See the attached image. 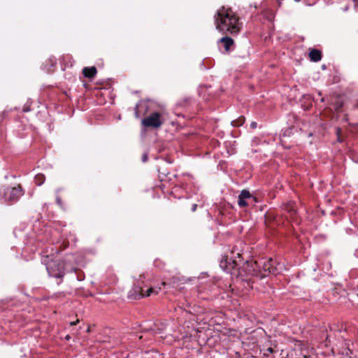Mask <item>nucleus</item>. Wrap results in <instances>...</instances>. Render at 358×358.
I'll use <instances>...</instances> for the list:
<instances>
[{"mask_svg": "<svg viewBox=\"0 0 358 358\" xmlns=\"http://www.w3.org/2000/svg\"><path fill=\"white\" fill-rule=\"evenodd\" d=\"M214 21L216 29L224 34H237L243 27L237 14L231 8L224 6L217 10L214 15Z\"/></svg>", "mask_w": 358, "mask_h": 358, "instance_id": "1", "label": "nucleus"}, {"mask_svg": "<svg viewBox=\"0 0 358 358\" xmlns=\"http://www.w3.org/2000/svg\"><path fill=\"white\" fill-rule=\"evenodd\" d=\"M49 256L42 259V262L46 265L47 271L50 277L62 278L65 274V266L63 262L51 260L48 262Z\"/></svg>", "mask_w": 358, "mask_h": 358, "instance_id": "2", "label": "nucleus"}, {"mask_svg": "<svg viewBox=\"0 0 358 358\" xmlns=\"http://www.w3.org/2000/svg\"><path fill=\"white\" fill-rule=\"evenodd\" d=\"M161 289V287H149L144 292L143 288L137 285L135 286L129 293V298L131 299H139L144 296H150L152 294H157Z\"/></svg>", "mask_w": 358, "mask_h": 358, "instance_id": "3", "label": "nucleus"}, {"mask_svg": "<svg viewBox=\"0 0 358 358\" xmlns=\"http://www.w3.org/2000/svg\"><path fill=\"white\" fill-rule=\"evenodd\" d=\"M220 266L222 270L231 273L232 275L237 277L241 274L238 262L232 258H229L228 256L222 257Z\"/></svg>", "mask_w": 358, "mask_h": 358, "instance_id": "4", "label": "nucleus"}, {"mask_svg": "<svg viewBox=\"0 0 358 358\" xmlns=\"http://www.w3.org/2000/svg\"><path fill=\"white\" fill-rule=\"evenodd\" d=\"M163 119L159 113L155 112L142 120L141 124L145 127L158 129L163 124Z\"/></svg>", "mask_w": 358, "mask_h": 358, "instance_id": "5", "label": "nucleus"}, {"mask_svg": "<svg viewBox=\"0 0 358 358\" xmlns=\"http://www.w3.org/2000/svg\"><path fill=\"white\" fill-rule=\"evenodd\" d=\"M23 195V190L20 185L13 187H7L4 190V199L8 201H16Z\"/></svg>", "mask_w": 358, "mask_h": 358, "instance_id": "6", "label": "nucleus"}, {"mask_svg": "<svg viewBox=\"0 0 358 358\" xmlns=\"http://www.w3.org/2000/svg\"><path fill=\"white\" fill-rule=\"evenodd\" d=\"M252 199V195L250 192L246 189H243L241 191V194L238 196V204L241 207H244L248 206V203L246 199Z\"/></svg>", "mask_w": 358, "mask_h": 358, "instance_id": "7", "label": "nucleus"}, {"mask_svg": "<svg viewBox=\"0 0 358 358\" xmlns=\"http://www.w3.org/2000/svg\"><path fill=\"white\" fill-rule=\"evenodd\" d=\"M219 43H221L224 45L226 51H229L231 47L233 46L234 43V40L229 36H224L221 38L219 40Z\"/></svg>", "mask_w": 358, "mask_h": 358, "instance_id": "8", "label": "nucleus"}, {"mask_svg": "<svg viewBox=\"0 0 358 358\" xmlns=\"http://www.w3.org/2000/svg\"><path fill=\"white\" fill-rule=\"evenodd\" d=\"M309 57L313 62H319L322 59V52L319 50L311 49L309 52Z\"/></svg>", "mask_w": 358, "mask_h": 358, "instance_id": "9", "label": "nucleus"}, {"mask_svg": "<svg viewBox=\"0 0 358 358\" xmlns=\"http://www.w3.org/2000/svg\"><path fill=\"white\" fill-rule=\"evenodd\" d=\"M97 71L96 67L92 66V67H85L83 69V73L85 77L88 78H92L95 76L96 74Z\"/></svg>", "mask_w": 358, "mask_h": 358, "instance_id": "10", "label": "nucleus"}, {"mask_svg": "<svg viewBox=\"0 0 358 358\" xmlns=\"http://www.w3.org/2000/svg\"><path fill=\"white\" fill-rule=\"evenodd\" d=\"M273 264V261L272 260V259H270L267 264H264L263 268L264 269V271H268L269 273L275 275L277 273H278V268L274 267Z\"/></svg>", "mask_w": 358, "mask_h": 358, "instance_id": "11", "label": "nucleus"}, {"mask_svg": "<svg viewBox=\"0 0 358 358\" xmlns=\"http://www.w3.org/2000/svg\"><path fill=\"white\" fill-rule=\"evenodd\" d=\"M45 180V177L43 174L42 173H38L37 175H36L35 178H34V181H35V183L40 186L42 184L44 183Z\"/></svg>", "mask_w": 358, "mask_h": 358, "instance_id": "12", "label": "nucleus"}, {"mask_svg": "<svg viewBox=\"0 0 358 358\" xmlns=\"http://www.w3.org/2000/svg\"><path fill=\"white\" fill-rule=\"evenodd\" d=\"M245 121V118L243 117H241L238 120L232 122V125L234 127H238L241 125Z\"/></svg>", "mask_w": 358, "mask_h": 358, "instance_id": "13", "label": "nucleus"}, {"mask_svg": "<svg viewBox=\"0 0 358 358\" xmlns=\"http://www.w3.org/2000/svg\"><path fill=\"white\" fill-rule=\"evenodd\" d=\"M274 352L273 349L271 347L268 348L265 350V352H264V355L265 356H268L269 354H271Z\"/></svg>", "mask_w": 358, "mask_h": 358, "instance_id": "14", "label": "nucleus"}, {"mask_svg": "<svg viewBox=\"0 0 358 358\" xmlns=\"http://www.w3.org/2000/svg\"><path fill=\"white\" fill-rule=\"evenodd\" d=\"M341 133V129L340 128H336V134L338 136V141L339 142L342 141V140L340 138Z\"/></svg>", "mask_w": 358, "mask_h": 358, "instance_id": "15", "label": "nucleus"}, {"mask_svg": "<svg viewBox=\"0 0 358 358\" xmlns=\"http://www.w3.org/2000/svg\"><path fill=\"white\" fill-rule=\"evenodd\" d=\"M56 202L59 206H62V201L60 197L57 196L56 199Z\"/></svg>", "mask_w": 358, "mask_h": 358, "instance_id": "16", "label": "nucleus"}, {"mask_svg": "<svg viewBox=\"0 0 358 358\" xmlns=\"http://www.w3.org/2000/svg\"><path fill=\"white\" fill-rule=\"evenodd\" d=\"M250 127H251V128H252V129H256V128H257V122H251V124H250Z\"/></svg>", "mask_w": 358, "mask_h": 358, "instance_id": "17", "label": "nucleus"}, {"mask_svg": "<svg viewBox=\"0 0 358 358\" xmlns=\"http://www.w3.org/2000/svg\"><path fill=\"white\" fill-rule=\"evenodd\" d=\"M196 208H197V204L194 203L192 206L191 210L192 212H194L196 210Z\"/></svg>", "mask_w": 358, "mask_h": 358, "instance_id": "18", "label": "nucleus"}, {"mask_svg": "<svg viewBox=\"0 0 358 358\" xmlns=\"http://www.w3.org/2000/svg\"><path fill=\"white\" fill-rule=\"evenodd\" d=\"M78 322H79V320H76V321H75V322H70V325H71V326H73V325L77 324Z\"/></svg>", "mask_w": 358, "mask_h": 358, "instance_id": "19", "label": "nucleus"}, {"mask_svg": "<svg viewBox=\"0 0 358 358\" xmlns=\"http://www.w3.org/2000/svg\"><path fill=\"white\" fill-rule=\"evenodd\" d=\"M147 159H148V156L146 154H144L143 155V162H145L147 161Z\"/></svg>", "mask_w": 358, "mask_h": 358, "instance_id": "20", "label": "nucleus"}, {"mask_svg": "<svg viewBox=\"0 0 358 358\" xmlns=\"http://www.w3.org/2000/svg\"><path fill=\"white\" fill-rule=\"evenodd\" d=\"M290 213H291V216H292L296 213L294 209L292 207L290 208Z\"/></svg>", "mask_w": 358, "mask_h": 358, "instance_id": "21", "label": "nucleus"}, {"mask_svg": "<svg viewBox=\"0 0 358 358\" xmlns=\"http://www.w3.org/2000/svg\"><path fill=\"white\" fill-rule=\"evenodd\" d=\"M29 110L27 108H24V109H23V111H24V112H27V111H29Z\"/></svg>", "mask_w": 358, "mask_h": 358, "instance_id": "22", "label": "nucleus"}, {"mask_svg": "<svg viewBox=\"0 0 358 358\" xmlns=\"http://www.w3.org/2000/svg\"><path fill=\"white\" fill-rule=\"evenodd\" d=\"M66 340H69V339H70V336H66Z\"/></svg>", "mask_w": 358, "mask_h": 358, "instance_id": "23", "label": "nucleus"}, {"mask_svg": "<svg viewBox=\"0 0 358 358\" xmlns=\"http://www.w3.org/2000/svg\"><path fill=\"white\" fill-rule=\"evenodd\" d=\"M296 2H299L301 0H294Z\"/></svg>", "mask_w": 358, "mask_h": 358, "instance_id": "24", "label": "nucleus"}, {"mask_svg": "<svg viewBox=\"0 0 358 358\" xmlns=\"http://www.w3.org/2000/svg\"><path fill=\"white\" fill-rule=\"evenodd\" d=\"M162 285H165V282H163L162 283Z\"/></svg>", "mask_w": 358, "mask_h": 358, "instance_id": "25", "label": "nucleus"}]
</instances>
